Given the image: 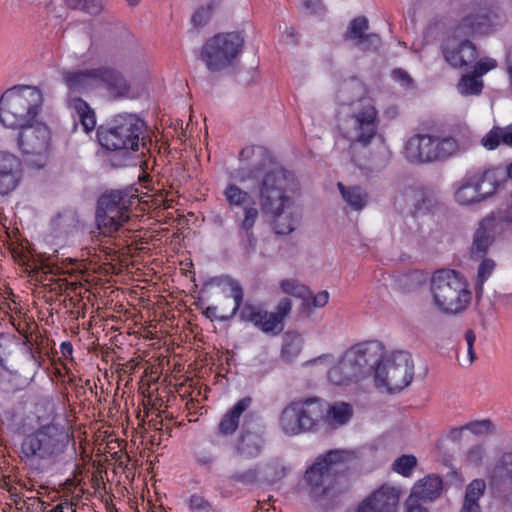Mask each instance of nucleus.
Here are the masks:
<instances>
[{"mask_svg":"<svg viewBox=\"0 0 512 512\" xmlns=\"http://www.w3.org/2000/svg\"><path fill=\"white\" fill-rule=\"evenodd\" d=\"M223 195L231 207H242L244 211L245 207L255 206L252 196L236 184H228L223 191Z\"/></svg>","mask_w":512,"mask_h":512,"instance_id":"obj_33","label":"nucleus"},{"mask_svg":"<svg viewBox=\"0 0 512 512\" xmlns=\"http://www.w3.org/2000/svg\"><path fill=\"white\" fill-rule=\"evenodd\" d=\"M486 491V482L483 479L472 480L465 489L464 499L470 502L479 503L480 498Z\"/></svg>","mask_w":512,"mask_h":512,"instance_id":"obj_45","label":"nucleus"},{"mask_svg":"<svg viewBox=\"0 0 512 512\" xmlns=\"http://www.w3.org/2000/svg\"><path fill=\"white\" fill-rule=\"evenodd\" d=\"M293 203H283L272 210H261L271 220L272 228L277 235L292 233L299 224V216L289 210Z\"/></svg>","mask_w":512,"mask_h":512,"instance_id":"obj_20","label":"nucleus"},{"mask_svg":"<svg viewBox=\"0 0 512 512\" xmlns=\"http://www.w3.org/2000/svg\"><path fill=\"white\" fill-rule=\"evenodd\" d=\"M40 266H35V270L41 269L45 273L57 274L59 267L51 262L52 256L47 254L39 255Z\"/></svg>","mask_w":512,"mask_h":512,"instance_id":"obj_52","label":"nucleus"},{"mask_svg":"<svg viewBox=\"0 0 512 512\" xmlns=\"http://www.w3.org/2000/svg\"><path fill=\"white\" fill-rule=\"evenodd\" d=\"M482 145L488 150L496 149L500 144L512 147V125L494 126L482 139Z\"/></svg>","mask_w":512,"mask_h":512,"instance_id":"obj_31","label":"nucleus"},{"mask_svg":"<svg viewBox=\"0 0 512 512\" xmlns=\"http://www.w3.org/2000/svg\"><path fill=\"white\" fill-rule=\"evenodd\" d=\"M244 42L240 32L218 33L204 43L200 58L209 71H221L233 64Z\"/></svg>","mask_w":512,"mask_h":512,"instance_id":"obj_13","label":"nucleus"},{"mask_svg":"<svg viewBox=\"0 0 512 512\" xmlns=\"http://www.w3.org/2000/svg\"><path fill=\"white\" fill-rule=\"evenodd\" d=\"M405 512H429L420 501L412 498H407L405 501Z\"/></svg>","mask_w":512,"mask_h":512,"instance_id":"obj_55","label":"nucleus"},{"mask_svg":"<svg viewBox=\"0 0 512 512\" xmlns=\"http://www.w3.org/2000/svg\"><path fill=\"white\" fill-rule=\"evenodd\" d=\"M429 291L434 306L446 315L461 314L472 301L467 279L454 269L434 271L429 280Z\"/></svg>","mask_w":512,"mask_h":512,"instance_id":"obj_9","label":"nucleus"},{"mask_svg":"<svg viewBox=\"0 0 512 512\" xmlns=\"http://www.w3.org/2000/svg\"><path fill=\"white\" fill-rule=\"evenodd\" d=\"M283 293L307 302L311 297V290L296 279H283L279 284Z\"/></svg>","mask_w":512,"mask_h":512,"instance_id":"obj_36","label":"nucleus"},{"mask_svg":"<svg viewBox=\"0 0 512 512\" xmlns=\"http://www.w3.org/2000/svg\"><path fill=\"white\" fill-rule=\"evenodd\" d=\"M53 223L55 227H57L59 230L68 233L72 228H75L78 224L77 213L72 210L60 212L53 220Z\"/></svg>","mask_w":512,"mask_h":512,"instance_id":"obj_42","label":"nucleus"},{"mask_svg":"<svg viewBox=\"0 0 512 512\" xmlns=\"http://www.w3.org/2000/svg\"><path fill=\"white\" fill-rule=\"evenodd\" d=\"M460 512H481V507L477 502H470L464 499Z\"/></svg>","mask_w":512,"mask_h":512,"instance_id":"obj_59","label":"nucleus"},{"mask_svg":"<svg viewBox=\"0 0 512 512\" xmlns=\"http://www.w3.org/2000/svg\"><path fill=\"white\" fill-rule=\"evenodd\" d=\"M259 217V210L255 206L245 207L243 218L238 223V237L240 246L249 255L255 251L257 237L254 234V226Z\"/></svg>","mask_w":512,"mask_h":512,"instance_id":"obj_23","label":"nucleus"},{"mask_svg":"<svg viewBox=\"0 0 512 512\" xmlns=\"http://www.w3.org/2000/svg\"><path fill=\"white\" fill-rule=\"evenodd\" d=\"M21 178L20 159L12 153L0 151V195H7L15 190Z\"/></svg>","mask_w":512,"mask_h":512,"instance_id":"obj_19","label":"nucleus"},{"mask_svg":"<svg viewBox=\"0 0 512 512\" xmlns=\"http://www.w3.org/2000/svg\"><path fill=\"white\" fill-rule=\"evenodd\" d=\"M279 427L287 436H297L308 433L297 400L291 401L280 413Z\"/></svg>","mask_w":512,"mask_h":512,"instance_id":"obj_25","label":"nucleus"},{"mask_svg":"<svg viewBox=\"0 0 512 512\" xmlns=\"http://www.w3.org/2000/svg\"><path fill=\"white\" fill-rule=\"evenodd\" d=\"M219 5V2L211 1L207 6L198 8L192 15L191 22L194 27H203L211 19L213 10Z\"/></svg>","mask_w":512,"mask_h":512,"instance_id":"obj_43","label":"nucleus"},{"mask_svg":"<svg viewBox=\"0 0 512 512\" xmlns=\"http://www.w3.org/2000/svg\"><path fill=\"white\" fill-rule=\"evenodd\" d=\"M355 512H384V484L361 501Z\"/></svg>","mask_w":512,"mask_h":512,"instance_id":"obj_34","label":"nucleus"},{"mask_svg":"<svg viewBox=\"0 0 512 512\" xmlns=\"http://www.w3.org/2000/svg\"><path fill=\"white\" fill-rule=\"evenodd\" d=\"M303 347V339L295 331H288L283 336L281 357L285 362H293L300 354Z\"/></svg>","mask_w":512,"mask_h":512,"instance_id":"obj_32","label":"nucleus"},{"mask_svg":"<svg viewBox=\"0 0 512 512\" xmlns=\"http://www.w3.org/2000/svg\"><path fill=\"white\" fill-rule=\"evenodd\" d=\"M302 3L306 9L313 13L317 12L322 7L321 0H302Z\"/></svg>","mask_w":512,"mask_h":512,"instance_id":"obj_62","label":"nucleus"},{"mask_svg":"<svg viewBox=\"0 0 512 512\" xmlns=\"http://www.w3.org/2000/svg\"><path fill=\"white\" fill-rule=\"evenodd\" d=\"M338 190L347 204L353 211H361L368 203V194L360 186H346L341 182L337 183Z\"/></svg>","mask_w":512,"mask_h":512,"instance_id":"obj_30","label":"nucleus"},{"mask_svg":"<svg viewBox=\"0 0 512 512\" xmlns=\"http://www.w3.org/2000/svg\"><path fill=\"white\" fill-rule=\"evenodd\" d=\"M363 93L360 82H343L336 94L339 104L336 117L337 128L344 138L367 146L376 135L377 112Z\"/></svg>","mask_w":512,"mask_h":512,"instance_id":"obj_3","label":"nucleus"},{"mask_svg":"<svg viewBox=\"0 0 512 512\" xmlns=\"http://www.w3.org/2000/svg\"><path fill=\"white\" fill-rule=\"evenodd\" d=\"M490 426H491L490 421L483 420V421L474 422V423L469 424L468 429H470L471 431L477 432V431H482V430H488L490 428Z\"/></svg>","mask_w":512,"mask_h":512,"instance_id":"obj_61","label":"nucleus"},{"mask_svg":"<svg viewBox=\"0 0 512 512\" xmlns=\"http://www.w3.org/2000/svg\"><path fill=\"white\" fill-rule=\"evenodd\" d=\"M329 301V293L326 290L318 292L316 295H313L311 292V297H309V300L305 302L307 305H312L314 308H322L324 307Z\"/></svg>","mask_w":512,"mask_h":512,"instance_id":"obj_53","label":"nucleus"},{"mask_svg":"<svg viewBox=\"0 0 512 512\" xmlns=\"http://www.w3.org/2000/svg\"><path fill=\"white\" fill-rule=\"evenodd\" d=\"M71 442L75 444L66 427L51 421L24 435L20 458L32 473L44 474L63 458Z\"/></svg>","mask_w":512,"mask_h":512,"instance_id":"obj_4","label":"nucleus"},{"mask_svg":"<svg viewBox=\"0 0 512 512\" xmlns=\"http://www.w3.org/2000/svg\"><path fill=\"white\" fill-rule=\"evenodd\" d=\"M442 490V478L429 474L414 483L408 497L420 502H432L441 495Z\"/></svg>","mask_w":512,"mask_h":512,"instance_id":"obj_26","label":"nucleus"},{"mask_svg":"<svg viewBox=\"0 0 512 512\" xmlns=\"http://www.w3.org/2000/svg\"><path fill=\"white\" fill-rule=\"evenodd\" d=\"M252 413H247L244 416V422L241 431L235 442V451L237 455L244 459H254L259 457L265 447V439L260 430L254 429L248 418H251Z\"/></svg>","mask_w":512,"mask_h":512,"instance_id":"obj_17","label":"nucleus"},{"mask_svg":"<svg viewBox=\"0 0 512 512\" xmlns=\"http://www.w3.org/2000/svg\"><path fill=\"white\" fill-rule=\"evenodd\" d=\"M455 201L463 206L478 204L484 201V197L472 175L465 177L454 194Z\"/></svg>","mask_w":512,"mask_h":512,"instance_id":"obj_29","label":"nucleus"},{"mask_svg":"<svg viewBox=\"0 0 512 512\" xmlns=\"http://www.w3.org/2000/svg\"><path fill=\"white\" fill-rule=\"evenodd\" d=\"M486 200L506 183L505 172L500 168H490L482 173L472 175Z\"/></svg>","mask_w":512,"mask_h":512,"instance_id":"obj_28","label":"nucleus"},{"mask_svg":"<svg viewBox=\"0 0 512 512\" xmlns=\"http://www.w3.org/2000/svg\"><path fill=\"white\" fill-rule=\"evenodd\" d=\"M369 21L365 16L353 18L343 35L345 41L353 42V45L360 51H372L380 46L381 37L369 33Z\"/></svg>","mask_w":512,"mask_h":512,"instance_id":"obj_18","label":"nucleus"},{"mask_svg":"<svg viewBox=\"0 0 512 512\" xmlns=\"http://www.w3.org/2000/svg\"><path fill=\"white\" fill-rule=\"evenodd\" d=\"M495 262L490 258H485L479 265L477 273V282L480 286L490 277L495 269Z\"/></svg>","mask_w":512,"mask_h":512,"instance_id":"obj_49","label":"nucleus"},{"mask_svg":"<svg viewBox=\"0 0 512 512\" xmlns=\"http://www.w3.org/2000/svg\"><path fill=\"white\" fill-rule=\"evenodd\" d=\"M367 377H373L377 388L384 386V344L380 341L369 340L351 346L328 371L329 381L338 386Z\"/></svg>","mask_w":512,"mask_h":512,"instance_id":"obj_5","label":"nucleus"},{"mask_svg":"<svg viewBox=\"0 0 512 512\" xmlns=\"http://www.w3.org/2000/svg\"><path fill=\"white\" fill-rule=\"evenodd\" d=\"M417 465L418 460L415 455L404 454L394 460L391 469L402 477L409 478L412 476Z\"/></svg>","mask_w":512,"mask_h":512,"instance_id":"obj_37","label":"nucleus"},{"mask_svg":"<svg viewBox=\"0 0 512 512\" xmlns=\"http://www.w3.org/2000/svg\"><path fill=\"white\" fill-rule=\"evenodd\" d=\"M288 470V467L279 458H275L266 463L264 473L268 482L275 483L282 480Z\"/></svg>","mask_w":512,"mask_h":512,"instance_id":"obj_40","label":"nucleus"},{"mask_svg":"<svg viewBox=\"0 0 512 512\" xmlns=\"http://www.w3.org/2000/svg\"><path fill=\"white\" fill-rule=\"evenodd\" d=\"M104 7L103 0H86L81 3L79 9L91 16H97L104 10Z\"/></svg>","mask_w":512,"mask_h":512,"instance_id":"obj_51","label":"nucleus"},{"mask_svg":"<svg viewBox=\"0 0 512 512\" xmlns=\"http://www.w3.org/2000/svg\"><path fill=\"white\" fill-rule=\"evenodd\" d=\"M285 35L292 40L294 45L298 44V41L296 38V31L293 27L286 28Z\"/></svg>","mask_w":512,"mask_h":512,"instance_id":"obj_64","label":"nucleus"},{"mask_svg":"<svg viewBox=\"0 0 512 512\" xmlns=\"http://www.w3.org/2000/svg\"><path fill=\"white\" fill-rule=\"evenodd\" d=\"M392 205L396 211L415 217L432 211L437 201L429 190L413 185L396 191L392 197Z\"/></svg>","mask_w":512,"mask_h":512,"instance_id":"obj_15","label":"nucleus"},{"mask_svg":"<svg viewBox=\"0 0 512 512\" xmlns=\"http://www.w3.org/2000/svg\"><path fill=\"white\" fill-rule=\"evenodd\" d=\"M495 217L493 215L487 216L482 219L473 235V241L470 248L471 258L479 260L485 257L489 247L494 241L491 231L495 224Z\"/></svg>","mask_w":512,"mask_h":512,"instance_id":"obj_24","label":"nucleus"},{"mask_svg":"<svg viewBox=\"0 0 512 512\" xmlns=\"http://www.w3.org/2000/svg\"><path fill=\"white\" fill-rule=\"evenodd\" d=\"M392 78L400 82L403 86H409L412 83V79L409 74L400 69L394 70L392 72Z\"/></svg>","mask_w":512,"mask_h":512,"instance_id":"obj_57","label":"nucleus"},{"mask_svg":"<svg viewBox=\"0 0 512 512\" xmlns=\"http://www.w3.org/2000/svg\"><path fill=\"white\" fill-rule=\"evenodd\" d=\"M242 166L234 172L240 183L261 177L258 187L260 210H272L283 203H293L288 194L295 188L294 174L273 161L269 151L262 146H247L239 153Z\"/></svg>","mask_w":512,"mask_h":512,"instance_id":"obj_1","label":"nucleus"},{"mask_svg":"<svg viewBox=\"0 0 512 512\" xmlns=\"http://www.w3.org/2000/svg\"><path fill=\"white\" fill-rule=\"evenodd\" d=\"M252 398L243 397L238 400L220 419L215 433L222 437H231L235 434L240 424V417L251 406Z\"/></svg>","mask_w":512,"mask_h":512,"instance_id":"obj_22","label":"nucleus"},{"mask_svg":"<svg viewBox=\"0 0 512 512\" xmlns=\"http://www.w3.org/2000/svg\"><path fill=\"white\" fill-rule=\"evenodd\" d=\"M468 458L472 462H476L482 458V449L480 447H475L470 449L468 453Z\"/></svg>","mask_w":512,"mask_h":512,"instance_id":"obj_63","label":"nucleus"},{"mask_svg":"<svg viewBox=\"0 0 512 512\" xmlns=\"http://www.w3.org/2000/svg\"><path fill=\"white\" fill-rule=\"evenodd\" d=\"M497 66H498V63L495 59L485 57L475 63L472 73H474L476 76H478L481 79V77L484 74L495 69Z\"/></svg>","mask_w":512,"mask_h":512,"instance_id":"obj_50","label":"nucleus"},{"mask_svg":"<svg viewBox=\"0 0 512 512\" xmlns=\"http://www.w3.org/2000/svg\"><path fill=\"white\" fill-rule=\"evenodd\" d=\"M414 376V362L409 352L393 351L386 358V391L399 393L410 385Z\"/></svg>","mask_w":512,"mask_h":512,"instance_id":"obj_16","label":"nucleus"},{"mask_svg":"<svg viewBox=\"0 0 512 512\" xmlns=\"http://www.w3.org/2000/svg\"><path fill=\"white\" fill-rule=\"evenodd\" d=\"M465 340L467 343V356L457 354V360L462 366H469L473 363L476 358L474 351V342L476 340V335L472 329H468L465 332Z\"/></svg>","mask_w":512,"mask_h":512,"instance_id":"obj_46","label":"nucleus"},{"mask_svg":"<svg viewBox=\"0 0 512 512\" xmlns=\"http://www.w3.org/2000/svg\"><path fill=\"white\" fill-rule=\"evenodd\" d=\"M358 458L357 451L346 449H332L319 455L304 474L310 497L317 501L334 495L338 478Z\"/></svg>","mask_w":512,"mask_h":512,"instance_id":"obj_8","label":"nucleus"},{"mask_svg":"<svg viewBox=\"0 0 512 512\" xmlns=\"http://www.w3.org/2000/svg\"><path fill=\"white\" fill-rule=\"evenodd\" d=\"M187 505L192 512H216L212 502L201 493L190 495L187 500Z\"/></svg>","mask_w":512,"mask_h":512,"instance_id":"obj_44","label":"nucleus"},{"mask_svg":"<svg viewBox=\"0 0 512 512\" xmlns=\"http://www.w3.org/2000/svg\"><path fill=\"white\" fill-rule=\"evenodd\" d=\"M483 81L474 73L463 75L458 83V91L462 95H478L483 89Z\"/></svg>","mask_w":512,"mask_h":512,"instance_id":"obj_38","label":"nucleus"},{"mask_svg":"<svg viewBox=\"0 0 512 512\" xmlns=\"http://www.w3.org/2000/svg\"><path fill=\"white\" fill-rule=\"evenodd\" d=\"M23 344L26 347V353L29 360L32 361L37 367H40L43 360L41 353L33 348V345L28 337H26V340L23 342Z\"/></svg>","mask_w":512,"mask_h":512,"instance_id":"obj_54","label":"nucleus"},{"mask_svg":"<svg viewBox=\"0 0 512 512\" xmlns=\"http://www.w3.org/2000/svg\"><path fill=\"white\" fill-rule=\"evenodd\" d=\"M500 222L512 225V191L509 194V202L499 217Z\"/></svg>","mask_w":512,"mask_h":512,"instance_id":"obj_56","label":"nucleus"},{"mask_svg":"<svg viewBox=\"0 0 512 512\" xmlns=\"http://www.w3.org/2000/svg\"><path fill=\"white\" fill-rule=\"evenodd\" d=\"M63 81L69 90L73 92H86L101 85L114 99L129 96L131 85L125 76L111 66H99L97 68L65 71Z\"/></svg>","mask_w":512,"mask_h":512,"instance_id":"obj_11","label":"nucleus"},{"mask_svg":"<svg viewBox=\"0 0 512 512\" xmlns=\"http://www.w3.org/2000/svg\"><path fill=\"white\" fill-rule=\"evenodd\" d=\"M137 195L131 189H115L104 192L97 201L96 224L105 235H111L130 218L131 207Z\"/></svg>","mask_w":512,"mask_h":512,"instance_id":"obj_12","label":"nucleus"},{"mask_svg":"<svg viewBox=\"0 0 512 512\" xmlns=\"http://www.w3.org/2000/svg\"><path fill=\"white\" fill-rule=\"evenodd\" d=\"M443 55L449 65L462 68L477 58V49L471 41L464 40L457 45L446 46Z\"/></svg>","mask_w":512,"mask_h":512,"instance_id":"obj_27","label":"nucleus"},{"mask_svg":"<svg viewBox=\"0 0 512 512\" xmlns=\"http://www.w3.org/2000/svg\"><path fill=\"white\" fill-rule=\"evenodd\" d=\"M75 108L79 115L80 122L86 133H89L95 128L96 118L94 111L89 107L86 101L78 99L75 102Z\"/></svg>","mask_w":512,"mask_h":512,"instance_id":"obj_39","label":"nucleus"},{"mask_svg":"<svg viewBox=\"0 0 512 512\" xmlns=\"http://www.w3.org/2000/svg\"><path fill=\"white\" fill-rule=\"evenodd\" d=\"M209 283L227 284L231 289L234 307L230 315L217 316V307L208 306L203 314L210 320L229 321L238 314L239 320L250 323L265 334L279 335L284 330L285 318L291 313L292 301L284 297L279 300L274 312L266 310L261 303H244V290L240 283L229 275L212 278Z\"/></svg>","mask_w":512,"mask_h":512,"instance_id":"obj_2","label":"nucleus"},{"mask_svg":"<svg viewBox=\"0 0 512 512\" xmlns=\"http://www.w3.org/2000/svg\"><path fill=\"white\" fill-rule=\"evenodd\" d=\"M20 129L17 144L25 161L34 168H43L46 165L50 147L49 127L44 123H37Z\"/></svg>","mask_w":512,"mask_h":512,"instance_id":"obj_14","label":"nucleus"},{"mask_svg":"<svg viewBox=\"0 0 512 512\" xmlns=\"http://www.w3.org/2000/svg\"><path fill=\"white\" fill-rule=\"evenodd\" d=\"M302 417L307 426L308 433L318 431L326 422V404L317 397H309L297 400Z\"/></svg>","mask_w":512,"mask_h":512,"instance_id":"obj_21","label":"nucleus"},{"mask_svg":"<svg viewBox=\"0 0 512 512\" xmlns=\"http://www.w3.org/2000/svg\"><path fill=\"white\" fill-rule=\"evenodd\" d=\"M60 352L65 359H72L73 345L70 341H64L60 345Z\"/></svg>","mask_w":512,"mask_h":512,"instance_id":"obj_60","label":"nucleus"},{"mask_svg":"<svg viewBox=\"0 0 512 512\" xmlns=\"http://www.w3.org/2000/svg\"><path fill=\"white\" fill-rule=\"evenodd\" d=\"M196 463L206 469L208 472L212 471L217 456L209 449H201L194 453Z\"/></svg>","mask_w":512,"mask_h":512,"instance_id":"obj_47","label":"nucleus"},{"mask_svg":"<svg viewBox=\"0 0 512 512\" xmlns=\"http://www.w3.org/2000/svg\"><path fill=\"white\" fill-rule=\"evenodd\" d=\"M353 416V408L345 402H338L326 408V419L330 418L331 422L337 425L346 424Z\"/></svg>","mask_w":512,"mask_h":512,"instance_id":"obj_35","label":"nucleus"},{"mask_svg":"<svg viewBox=\"0 0 512 512\" xmlns=\"http://www.w3.org/2000/svg\"><path fill=\"white\" fill-rule=\"evenodd\" d=\"M459 151L460 144L455 137L439 133L434 122L424 121L420 131L407 139L402 154L412 165H425L444 161Z\"/></svg>","mask_w":512,"mask_h":512,"instance_id":"obj_7","label":"nucleus"},{"mask_svg":"<svg viewBox=\"0 0 512 512\" xmlns=\"http://www.w3.org/2000/svg\"><path fill=\"white\" fill-rule=\"evenodd\" d=\"M505 70L509 79V87L512 90V47L508 50L505 58Z\"/></svg>","mask_w":512,"mask_h":512,"instance_id":"obj_58","label":"nucleus"},{"mask_svg":"<svg viewBox=\"0 0 512 512\" xmlns=\"http://www.w3.org/2000/svg\"><path fill=\"white\" fill-rule=\"evenodd\" d=\"M42 103L43 96L38 88L14 86L0 98V122L9 128H24L32 124Z\"/></svg>","mask_w":512,"mask_h":512,"instance_id":"obj_10","label":"nucleus"},{"mask_svg":"<svg viewBox=\"0 0 512 512\" xmlns=\"http://www.w3.org/2000/svg\"><path fill=\"white\" fill-rule=\"evenodd\" d=\"M259 471L257 468H249L244 471H236L228 476V481L233 484L251 486L257 483Z\"/></svg>","mask_w":512,"mask_h":512,"instance_id":"obj_41","label":"nucleus"},{"mask_svg":"<svg viewBox=\"0 0 512 512\" xmlns=\"http://www.w3.org/2000/svg\"><path fill=\"white\" fill-rule=\"evenodd\" d=\"M146 124L137 114L120 113L97 128L99 144L107 152L115 153L116 160L111 159L113 167L127 164L130 152L139 150L144 145Z\"/></svg>","mask_w":512,"mask_h":512,"instance_id":"obj_6","label":"nucleus"},{"mask_svg":"<svg viewBox=\"0 0 512 512\" xmlns=\"http://www.w3.org/2000/svg\"><path fill=\"white\" fill-rule=\"evenodd\" d=\"M401 495V487H386V512H397Z\"/></svg>","mask_w":512,"mask_h":512,"instance_id":"obj_48","label":"nucleus"}]
</instances>
